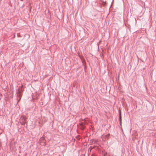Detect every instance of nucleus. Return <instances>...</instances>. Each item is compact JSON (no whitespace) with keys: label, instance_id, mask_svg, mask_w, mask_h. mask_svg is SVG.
I'll use <instances>...</instances> for the list:
<instances>
[{"label":"nucleus","instance_id":"1","mask_svg":"<svg viewBox=\"0 0 156 156\" xmlns=\"http://www.w3.org/2000/svg\"><path fill=\"white\" fill-rule=\"evenodd\" d=\"M27 122V118L24 116H22L20 119V122L21 124L24 125Z\"/></svg>","mask_w":156,"mask_h":156},{"label":"nucleus","instance_id":"2","mask_svg":"<svg viewBox=\"0 0 156 156\" xmlns=\"http://www.w3.org/2000/svg\"><path fill=\"white\" fill-rule=\"evenodd\" d=\"M17 96L19 98L18 101L20 100L21 96V91L19 90H18L16 92Z\"/></svg>","mask_w":156,"mask_h":156},{"label":"nucleus","instance_id":"3","mask_svg":"<svg viewBox=\"0 0 156 156\" xmlns=\"http://www.w3.org/2000/svg\"><path fill=\"white\" fill-rule=\"evenodd\" d=\"M109 135L110 134H108L107 135L102 136V137L104 139H105V140H108V137Z\"/></svg>","mask_w":156,"mask_h":156}]
</instances>
